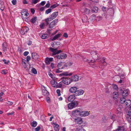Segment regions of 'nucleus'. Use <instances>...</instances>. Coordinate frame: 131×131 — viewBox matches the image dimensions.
<instances>
[{
	"mask_svg": "<svg viewBox=\"0 0 131 131\" xmlns=\"http://www.w3.org/2000/svg\"><path fill=\"white\" fill-rule=\"evenodd\" d=\"M58 15V13L57 12H55L52 13L51 15H50L49 17L45 19V21L46 25L49 24L48 21H50L56 18Z\"/></svg>",
	"mask_w": 131,
	"mask_h": 131,
	"instance_id": "obj_1",
	"label": "nucleus"
},
{
	"mask_svg": "<svg viewBox=\"0 0 131 131\" xmlns=\"http://www.w3.org/2000/svg\"><path fill=\"white\" fill-rule=\"evenodd\" d=\"M79 104L78 101H75L68 104V107L69 109H72L77 106Z\"/></svg>",
	"mask_w": 131,
	"mask_h": 131,
	"instance_id": "obj_2",
	"label": "nucleus"
},
{
	"mask_svg": "<svg viewBox=\"0 0 131 131\" xmlns=\"http://www.w3.org/2000/svg\"><path fill=\"white\" fill-rule=\"evenodd\" d=\"M60 80H62L64 84L66 85H68L71 82V79L68 78L67 77H62Z\"/></svg>",
	"mask_w": 131,
	"mask_h": 131,
	"instance_id": "obj_3",
	"label": "nucleus"
},
{
	"mask_svg": "<svg viewBox=\"0 0 131 131\" xmlns=\"http://www.w3.org/2000/svg\"><path fill=\"white\" fill-rule=\"evenodd\" d=\"M22 17L23 20L26 21L27 19L29 16V14L28 13L25 11L24 10L21 12Z\"/></svg>",
	"mask_w": 131,
	"mask_h": 131,
	"instance_id": "obj_4",
	"label": "nucleus"
},
{
	"mask_svg": "<svg viewBox=\"0 0 131 131\" xmlns=\"http://www.w3.org/2000/svg\"><path fill=\"white\" fill-rule=\"evenodd\" d=\"M67 54L65 53H61L59 55L54 56V57L60 60L64 59L66 58Z\"/></svg>",
	"mask_w": 131,
	"mask_h": 131,
	"instance_id": "obj_5",
	"label": "nucleus"
},
{
	"mask_svg": "<svg viewBox=\"0 0 131 131\" xmlns=\"http://www.w3.org/2000/svg\"><path fill=\"white\" fill-rule=\"evenodd\" d=\"M49 49L50 50L53 52L52 54V56L55 55L62 52L61 50H57V48H53L51 47H50Z\"/></svg>",
	"mask_w": 131,
	"mask_h": 131,
	"instance_id": "obj_6",
	"label": "nucleus"
},
{
	"mask_svg": "<svg viewBox=\"0 0 131 131\" xmlns=\"http://www.w3.org/2000/svg\"><path fill=\"white\" fill-rule=\"evenodd\" d=\"M120 93H121L122 96H123L124 97L127 96L128 95L129 92V90L128 89L123 90L122 88H121L120 89Z\"/></svg>",
	"mask_w": 131,
	"mask_h": 131,
	"instance_id": "obj_7",
	"label": "nucleus"
},
{
	"mask_svg": "<svg viewBox=\"0 0 131 131\" xmlns=\"http://www.w3.org/2000/svg\"><path fill=\"white\" fill-rule=\"evenodd\" d=\"M29 30V28L27 27H22L20 29V32L22 35H24Z\"/></svg>",
	"mask_w": 131,
	"mask_h": 131,
	"instance_id": "obj_8",
	"label": "nucleus"
},
{
	"mask_svg": "<svg viewBox=\"0 0 131 131\" xmlns=\"http://www.w3.org/2000/svg\"><path fill=\"white\" fill-rule=\"evenodd\" d=\"M58 22V19H55L54 20L49 24V27L50 28H52L55 26Z\"/></svg>",
	"mask_w": 131,
	"mask_h": 131,
	"instance_id": "obj_9",
	"label": "nucleus"
},
{
	"mask_svg": "<svg viewBox=\"0 0 131 131\" xmlns=\"http://www.w3.org/2000/svg\"><path fill=\"white\" fill-rule=\"evenodd\" d=\"M80 111L78 110H74L72 113V115L75 116H77L79 115L80 116Z\"/></svg>",
	"mask_w": 131,
	"mask_h": 131,
	"instance_id": "obj_10",
	"label": "nucleus"
},
{
	"mask_svg": "<svg viewBox=\"0 0 131 131\" xmlns=\"http://www.w3.org/2000/svg\"><path fill=\"white\" fill-rule=\"evenodd\" d=\"M89 113L88 111H85L81 112L80 111V116L82 117H85L89 115Z\"/></svg>",
	"mask_w": 131,
	"mask_h": 131,
	"instance_id": "obj_11",
	"label": "nucleus"
},
{
	"mask_svg": "<svg viewBox=\"0 0 131 131\" xmlns=\"http://www.w3.org/2000/svg\"><path fill=\"white\" fill-rule=\"evenodd\" d=\"M91 54L93 55V58L95 60H99V58L98 57V55L96 52L94 51H92L91 52Z\"/></svg>",
	"mask_w": 131,
	"mask_h": 131,
	"instance_id": "obj_12",
	"label": "nucleus"
},
{
	"mask_svg": "<svg viewBox=\"0 0 131 131\" xmlns=\"http://www.w3.org/2000/svg\"><path fill=\"white\" fill-rule=\"evenodd\" d=\"M74 120L75 122L77 123L81 124L83 122L82 119L81 117H78L74 119Z\"/></svg>",
	"mask_w": 131,
	"mask_h": 131,
	"instance_id": "obj_13",
	"label": "nucleus"
},
{
	"mask_svg": "<svg viewBox=\"0 0 131 131\" xmlns=\"http://www.w3.org/2000/svg\"><path fill=\"white\" fill-rule=\"evenodd\" d=\"M51 84L52 86L53 87L57 88L58 83L55 80L52 79L50 81Z\"/></svg>",
	"mask_w": 131,
	"mask_h": 131,
	"instance_id": "obj_14",
	"label": "nucleus"
},
{
	"mask_svg": "<svg viewBox=\"0 0 131 131\" xmlns=\"http://www.w3.org/2000/svg\"><path fill=\"white\" fill-rule=\"evenodd\" d=\"M78 90V88L75 86H73L71 87L69 90V92L71 93H74L75 94V93L77 90Z\"/></svg>",
	"mask_w": 131,
	"mask_h": 131,
	"instance_id": "obj_15",
	"label": "nucleus"
},
{
	"mask_svg": "<svg viewBox=\"0 0 131 131\" xmlns=\"http://www.w3.org/2000/svg\"><path fill=\"white\" fill-rule=\"evenodd\" d=\"M53 61V58H49L47 57L45 60L46 63L48 65L49 64H50L51 62H52Z\"/></svg>",
	"mask_w": 131,
	"mask_h": 131,
	"instance_id": "obj_16",
	"label": "nucleus"
},
{
	"mask_svg": "<svg viewBox=\"0 0 131 131\" xmlns=\"http://www.w3.org/2000/svg\"><path fill=\"white\" fill-rule=\"evenodd\" d=\"M84 93V91L82 90H77L74 95L75 96H79L82 95Z\"/></svg>",
	"mask_w": 131,
	"mask_h": 131,
	"instance_id": "obj_17",
	"label": "nucleus"
},
{
	"mask_svg": "<svg viewBox=\"0 0 131 131\" xmlns=\"http://www.w3.org/2000/svg\"><path fill=\"white\" fill-rule=\"evenodd\" d=\"M31 57L32 58L35 60L38 59L39 57L37 54L35 52L32 53H31Z\"/></svg>",
	"mask_w": 131,
	"mask_h": 131,
	"instance_id": "obj_18",
	"label": "nucleus"
},
{
	"mask_svg": "<svg viewBox=\"0 0 131 131\" xmlns=\"http://www.w3.org/2000/svg\"><path fill=\"white\" fill-rule=\"evenodd\" d=\"M79 78L78 76L77 75L72 76L71 79L72 81L76 82L78 81L79 80Z\"/></svg>",
	"mask_w": 131,
	"mask_h": 131,
	"instance_id": "obj_19",
	"label": "nucleus"
},
{
	"mask_svg": "<svg viewBox=\"0 0 131 131\" xmlns=\"http://www.w3.org/2000/svg\"><path fill=\"white\" fill-rule=\"evenodd\" d=\"M131 104V102L130 100L127 99L126 100L124 104V105L126 107L129 106Z\"/></svg>",
	"mask_w": 131,
	"mask_h": 131,
	"instance_id": "obj_20",
	"label": "nucleus"
},
{
	"mask_svg": "<svg viewBox=\"0 0 131 131\" xmlns=\"http://www.w3.org/2000/svg\"><path fill=\"white\" fill-rule=\"evenodd\" d=\"M42 94L45 96H48L49 94V92L46 90L45 87H44V89L42 90Z\"/></svg>",
	"mask_w": 131,
	"mask_h": 131,
	"instance_id": "obj_21",
	"label": "nucleus"
},
{
	"mask_svg": "<svg viewBox=\"0 0 131 131\" xmlns=\"http://www.w3.org/2000/svg\"><path fill=\"white\" fill-rule=\"evenodd\" d=\"M75 97L74 95H71L69 96L68 100L69 101H73L75 99Z\"/></svg>",
	"mask_w": 131,
	"mask_h": 131,
	"instance_id": "obj_22",
	"label": "nucleus"
},
{
	"mask_svg": "<svg viewBox=\"0 0 131 131\" xmlns=\"http://www.w3.org/2000/svg\"><path fill=\"white\" fill-rule=\"evenodd\" d=\"M53 125L54 130L56 131H58L59 130V126L57 124L54 123Z\"/></svg>",
	"mask_w": 131,
	"mask_h": 131,
	"instance_id": "obj_23",
	"label": "nucleus"
},
{
	"mask_svg": "<svg viewBox=\"0 0 131 131\" xmlns=\"http://www.w3.org/2000/svg\"><path fill=\"white\" fill-rule=\"evenodd\" d=\"M72 73H71L68 74V72H63L60 74V76H71L72 74Z\"/></svg>",
	"mask_w": 131,
	"mask_h": 131,
	"instance_id": "obj_24",
	"label": "nucleus"
},
{
	"mask_svg": "<svg viewBox=\"0 0 131 131\" xmlns=\"http://www.w3.org/2000/svg\"><path fill=\"white\" fill-rule=\"evenodd\" d=\"M60 82L58 83L57 88H61L63 86H64V84L62 80Z\"/></svg>",
	"mask_w": 131,
	"mask_h": 131,
	"instance_id": "obj_25",
	"label": "nucleus"
},
{
	"mask_svg": "<svg viewBox=\"0 0 131 131\" xmlns=\"http://www.w3.org/2000/svg\"><path fill=\"white\" fill-rule=\"evenodd\" d=\"M89 19L91 21H92L96 20V17L95 15L94 14H93L89 18Z\"/></svg>",
	"mask_w": 131,
	"mask_h": 131,
	"instance_id": "obj_26",
	"label": "nucleus"
},
{
	"mask_svg": "<svg viewBox=\"0 0 131 131\" xmlns=\"http://www.w3.org/2000/svg\"><path fill=\"white\" fill-rule=\"evenodd\" d=\"M117 130L120 131H125V129L124 126H118V128L117 129Z\"/></svg>",
	"mask_w": 131,
	"mask_h": 131,
	"instance_id": "obj_27",
	"label": "nucleus"
},
{
	"mask_svg": "<svg viewBox=\"0 0 131 131\" xmlns=\"http://www.w3.org/2000/svg\"><path fill=\"white\" fill-rule=\"evenodd\" d=\"M63 64V63L62 62L59 63L57 65L58 68L59 69H62L63 68V67L62 66V65Z\"/></svg>",
	"mask_w": 131,
	"mask_h": 131,
	"instance_id": "obj_28",
	"label": "nucleus"
},
{
	"mask_svg": "<svg viewBox=\"0 0 131 131\" xmlns=\"http://www.w3.org/2000/svg\"><path fill=\"white\" fill-rule=\"evenodd\" d=\"M90 10L87 8H84V12L86 14H89L90 13Z\"/></svg>",
	"mask_w": 131,
	"mask_h": 131,
	"instance_id": "obj_29",
	"label": "nucleus"
},
{
	"mask_svg": "<svg viewBox=\"0 0 131 131\" xmlns=\"http://www.w3.org/2000/svg\"><path fill=\"white\" fill-rule=\"evenodd\" d=\"M98 10V8L96 7H94L92 9V12L93 13H96L97 12Z\"/></svg>",
	"mask_w": 131,
	"mask_h": 131,
	"instance_id": "obj_30",
	"label": "nucleus"
},
{
	"mask_svg": "<svg viewBox=\"0 0 131 131\" xmlns=\"http://www.w3.org/2000/svg\"><path fill=\"white\" fill-rule=\"evenodd\" d=\"M61 36V34H58L55 35L53 38L52 39V41H54L57 39L58 37H60Z\"/></svg>",
	"mask_w": 131,
	"mask_h": 131,
	"instance_id": "obj_31",
	"label": "nucleus"
},
{
	"mask_svg": "<svg viewBox=\"0 0 131 131\" xmlns=\"http://www.w3.org/2000/svg\"><path fill=\"white\" fill-rule=\"evenodd\" d=\"M37 20V17H34L32 18L30 20V21L31 23L33 24L35 23Z\"/></svg>",
	"mask_w": 131,
	"mask_h": 131,
	"instance_id": "obj_32",
	"label": "nucleus"
},
{
	"mask_svg": "<svg viewBox=\"0 0 131 131\" xmlns=\"http://www.w3.org/2000/svg\"><path fill=\"white\" fill-rule=\"evenodd\" d=\"M37 124V122L36 121H34L31 123V125L32 127H35Z\"/></svg>",
	"mask_w": 131,
	"mask_h": 131,
	"instance_id": "obj_33",
	"label": "nucleus"
},
{
	"mask_svg": "<svg viewBox=\"0 0 131 131\" xmlns=\"http://www.w3.org/2000/svg\"><path fill=\"white\" fill-rule=\"evenodd\" d=\"M123 109V107L122 106L120 105H119L117 108V111H118L119 112V113H121V112L122 111V110Z\"/></svg>",
	"mask_w": 131,
	"mask_h": 131,
	"instance_id": "obj_34",
	"label": "nucleus"
},
{
	"mask_svg": "<svg viewBox=\"0 0 131 131\" xmlns=\"http://www.w3.org/2000/svg\"><path fill=\"white\" fill-rule=\"evenodd\" d=\"M105 58V57H103V60L101 62L102 64L104 66H106L107 65V63L104 61Z\"/></svg>",
	"mask_w": 131,
	"mask_h": 131,
	"instance_id": "obj_35",
	"label": "nucleus"
},
{
	"mask_svg": "<svg viewBox=\"0 0 131 131\" xmlns=\"http://www.w3.org/2000/svg\"><path fill=\"white\" fill-rule=\"evenodd\" d=\"M126 100V99L125 97H122L120 99V102L122 104L124 103Z\"/></svg>",
	"mask_w": 131,
	"mask_h": 131,
	"instance_id": "obj_36",
	"label": "nucleus"
},
{
	"mask_svg": "<svg viewBox=\"0 0 131 131\" xmlns=\"http://www.w3.org/2000/svg\"><path fill=\"white\" fill-rule=\"evenodd\" d=\"M3 49V50L5 51L6 50V43L5 42L3 43L2 44Z\"/></svg>",
	"mask_w": 131,
	"mask_h": 131,
	"instance_id": "obj_37",
	"label": "nucleus"
},
{
	"mask_svg": "<svg viewBox=\"0 0 131 131\" xmlns=\"http://www.w3.org/2000/svg\"><path fill=\"white\" fill-rule=\"evenodd\" d=\"M48 36L47 34H43L41 36V38L43 39H46L48 38Z\"/></svg>",
	"mask_w": 131,
	"mask_h": 131,
	"instance_id": "obj_38",
	"label": "nucleus"
},
{
	"mask_svg": "<svg viewBox=\"0 0 131 131\" xmlns=\"http://www.w3.org/2000/svg\"><path fill=\"white\" fill-rule=\"evenodd\" d=\"M83 60L84 62H88L90 63H91L92 62L93 63L94 62V61L92 60H89L85 58L83 59Z\"/></svg>",
	"mask_w": 131,
	"mask_h": 131,
	"instance_id": "obj_39",
	"label": "nucleus"
},
{
	"mask_svg": "<svg viewBox=\"0 0 131 131\" xmlns=\"http://www.w3.org/2000/svg\"><path fill=\"white\" fill-rule=\"evenodd\" d=\"M76 131H86L83 128L81 127L77 128L76 129Z\"/></svg>",
	"mask_w": 131,
	"mask_h": 131,
	"instance_id": "obj_40",
	"label": "nucleus"
},
{
	"mask_svg": "<svg viewBox=\"0 0 131 131\" xmlns=\"http://www.w3.org/2000/svg\"><path fill=\"white\" fill-rule=\"evenodd\" d=\"M51 10L52 9L51 8H49L45 11V13L46 14H48L51 12Z\"/></svg>",
	"mask_w": 131,
	"mask_h": 131,
	"instance_id": "obj_41",
	"label": "nucleus"
},
{
	"mask_svg": "<svg viewBox=\"0 0 131 131\" xmlns=\"http://www.w3.org/2000/svg\"><path fill=\"white\" fill-rule=\"evenodd\" d=\"M31 71L32 73L35 74H36L37 73L36 70L35 68H32V69L31 70Z\"/></svg>",
	"mask_w": 131,
	"mask_h": 131,
	"instance_id": "obj_42",
	"label": "nucleus"
},
{
	"mask_svg": "<svg viewBox=\"0 0 131 131\" xmlns=\"http://www.w3.org/2000/svg\"><path fill=\"white\" fill-rule=\"evenodd\" d=\"M102 18V17L99 16L96 17V20L97 21H99L101 20Z\"/></svg>",
	"mask_w": 131,
	"mask_h": 131,
	"instance_id": "obj_43",
	"label": "nucleus"
},
{
	"mask_svg": "<svg viewBox=\"0 0 131 131\" xmlns=\"http://www.w3.org/2000/svg\"><path fill=\"white\" fill-rule=\"evenodd\" d=\"M39 1V0H32V4H35Z\"/></svg>",
	"mask_w": 131,
	"mask_h": 131,
	"instance_id": "obj_44",
	"label": "nucleus"
},
{
	"mask_svg": "<svg viewBox=\"0 0 131 131\" xmlns=\"http://www.w3.org/2000/svg\"><path fill=\"white\" fill-rule=\"evenodd\" d=\"M58 5V4H53L50 6V8L53 9L56 8V7Z\"/></svg>",
	"mask_w": 131,
	"mask_h": 131,
	"instance_id": "obj_45",
	"label": "nucleus"
},
{
	"mask_svg": "<svg viewBox=\"0 0 131 131\" xmlns=\"http://www.w3.org/2000/svg\"><path fill=\"white\" fill-rule=\"evenodd\" d=\"M48 74L50 77L52 79H54L55 78L54 76L51 73L49 72L48 73Z\"/></svg>",
	"mask_w": 131,
	"mask_h": 131,
	"instance_id": "obj_46",
	"label": "nucleus"
},
{
	"mask_svg": "<svg viewBox=\"0 0 131 131\" xmlns=\"http://www.w3.org/2000/svg\"><path fill=\"white\" fill-rule=\"evenodd\" d=\"M116 116L115 115L113 114L111 116V118L112 119L113 121H114L116 119L115 118H116Z\"/></svg>",
	"mask_w": 131,
	"mask_h": 131,
	"instance_id": "obj_47",
	"label": "nucleus"
},
{
	"mask_svg": "<svg viewBox=\"0 0 131 131\" xmlns=\"http://www.w3.org/2000/svg\"><path fill=\"white\" fill-rule=\"evenodd\" d=\"M50 3L49 2V1L47 2V4L45 6V7H46L47 8H49L50 6Z\"/></svg>",
	"mask_w": 131,
	"mask_h": 131,
	"instance_id": "obj_48",
	"label": "nucleus"
},
{
	"mask_svg": "<svg viewBox=\"0 0 131 131\" xmlns=\"http://www.w3.org/2000/svg\"><path fill=\"white\" fill-rule=\"evenodd\" d=\"M56 92L58 96H60L61 95L60 91L59 89H57L56 91Z\"/></svg>",
	"mask_w": 131,
	"mask_h": 131,
	"instance_id": "obj_49",
	"label": "nucleus"
},
{
	"mask_svg": "<svg viewBox=\"0 0 131 131\" xmlns=\"http://www.w3.org/2000/svg\"><path fill=\"white\" fill-rule=\"evenodd\" d=\"M45 25L43 23H42L40 25V26L41 29H43Z\"/></svg>",
	"mask_w": 131,
	"mask_h": 131,
	"instance_id": "obj_50",
	"label": "nucleus"
},
{
	"mask_svg": "<svg viewBox=\"0 0 131 131\" xmlns=\"http://www.w3.org/2000/svg\"><path fill=\"white\" fill-rule=\"evenodd\" d=\"M7 104L9 105H11L13 104V103L12 102L8 101L7 102Z\"/></svg>",
	"mask_w": 131,
	"mask_h": 131,
	"instance_id": "obj_51",
	"label": "nucleus"
},
{
	"mask_svg": "<svg viewBox=\"0 0 131 131\" xmlns=\"http://www.w3.org/2000/svg\"><path fill=\"white\" fill-rule=\"evenodd\" d=\"M127 115L128 116H131V109H130L127 112Z\"/></svg>",
	"mask_w": 131,
	"mask_h": 131,
	"instance_id": "obj_52",
	"label": "nucleus"
},
{
	"mask_svg": "<svg viewBox=\"0 0 131 131\" xmlns=\"http://www.w3.org/2000/svg\"><path fill=\"white\" fill-rule=\"evenodd\" d=\"M2 73L3 74H6L7 73V70H3L2 71Z\"/></svg>",
	"mask_w": 131,
	"mask_h": 131,
	"instance_id": "obj_53",
	"label": "nucleus"
},
{
	"mask_svg": "<svg viewBox=\"0 0 131 131\" xmlns=\"http://www.w3.org/2000/svg\"><path fill=\"white\" fill-rule=\"evenodd\" d=\"M29 53V52L28 51H26L24 52L23 54L24 56H26Z\"/></svg>",
	"mask_w": 131,
	"mask_h": 131,
	"instance_id": "obj_54",
	"label": "nucleus"
},
{
	"mask_svg": "<svg viewBox=\"0 0 131 131\" xmlns=\"http://www.w3.org/2000/svg\"><path fill=\"white\" fill-rule=\"evenodd\" d=\"M17 2L16 0H13L12 1V3L13 5H15Z\"/></svg>",
	"mask_w": 131,
	"mask_h": 131,
	"instance_id": "obj_55",
	"label": "nucleus"
},
{
	"mask_svg": "<svg viewBox=\"0 0 131 131\" xmlns=\"http://www.w3.org/2000/svg\"><path fill=\"white\" fill-rule=\"evenodd\" d=\"M45 6L42 7L39 10L41 12H42L45 9Z\"/></svg>",
	"mask_w": 131,
	"mask_h": 131,
	"instance_id": "obj_56",
	"label": "nucleus"
},
{
	"mask_svg": "<svg viewBox=\"0 0 131 131\" xmlns=\"http://www.w3.org/2000/svg\"><path fill=\"white\" fill-rule=\"evenodd\" d=\"M31 59L30 57L29 56H27L26 57V60L27 61H28L30 60Z\"/></svg>",
	"mask_w": 131,
	"mask_h": 131,
	"instance_id": "obj_57",
	"label": "nucleus"
},
{
	"mask_svg": "<svg viewBox=\"0 0 131 131\" xmlns=\"http://www.w3.org/2000/svg\"><path fill=\"white\" fill-rule=\"evenodd\" d=\"M46 100L47 101V102H48L49 103L50 102V99L49 97H46Z\"/></svg>",
	"mask_w": 131,
	"mask_h": 131,
	"instance_id": "obj_58",
	"label": "nucleus"
},
{
	"mask_svg": "<svg viewBox=\"0 0 131 131\" xmlns=\"http://www.w3.org/2000/svg\"><path fill=\"white\" fill-rule=\"evenodd\" d=\"M40 129V126H38L35 128V131H39Z\"/></svg>",
	"mask_w": 131,
	"mask_h": 131,
	"instance_id": "obj_59",
	"label": "nucleus"
},
{
	"mask_svg": "<svg viewBox=\"0 0 131 131\" xmlns=\"http://www.w3.org/2000/svg\"><path fill=\"white\" fill-rule=\"evenodd\" d=\"M118 97V95L116 93H115L114 95L113 98L114 99H116Z\"/></svg>",
	"mask_w": 131,
	"mask_h": 131,
	"instance_id": "obj_60",
	"label": "nucleus"
},
{
	"mask_svg": "<svg viewBox=\"0 0 131 131\" xmlns=\"http://www.w3.org/2000/svg\"><path fill=\"white\" fill-rule=\"evenodd\" d=\"M45 3V1H43L40 4H39V5H40V4L42 6H43Z\"/></svg>",
	"mask_w": 131,
	"mask_h": 131,
	"instance_id": "obj_61",
	"label": "nucleus"
},
{
	"mask_svg": "<svg viewBox=\"0 0 131 131\" xmlns=\"http://www.w3.org/2000/svg\"><path fill=\"white\" fill-rule=\"evenodd\" d=\"M113 87L114 89L115 90L117 89L118 88L116 84H114L113 85Z\"/></svg>",
	"mask_w": 131,
	"mask_h": 131,
	"instance_id": "obj_62",
	"label": "nucleus"
},
{
	"mask_svg": "<svg viewBox=\"0 0 131 131\" xmlns=\"http://www.w3.org/2000/svg\"><path fill=\"white\" fill-rule=\"evenodd\" d=\"M31 13L33 14H34L35 12V10L33 8H31Z\"/></svg>",
	"mask_w": 131,
	"mask_h": 131,
	"instance_id": "obj_63",
	"label": "nucleus"
},
{
	"mask_svg": "<svg viewBox=\"0 0 131 131\" xmlns=\"http://www.w3.org/2000/svg\"><path fill=\"white\" fill-rule=\"evenodd\" d=\"M63 36L66 38H67L68 37L67 34L66 33H65L64 34Z\"/></svg>",
	"mask_w": 131,
	"mask_h": 131,
	"instance_id": "obj_64",
	"label": "nucleus"
}]
</instances>
